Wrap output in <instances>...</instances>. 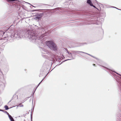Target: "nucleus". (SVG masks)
Returning <instances> with one entry per match:
<instances>
[{
	"instance_id": "17",
	"label": "nucleus",
	"mask_w": 121,
	"mask_h": 121,
	"mask_svg": "<svg viewBox=\"0 0 121 121\" xmlns=\"http://www.w3.org/2000/svg\"><path fill=\"white\" fill-rule=\"evenodd\" d=\"M0 111L3 112V110L1 109H0Z\"/></svg>"
},
{
	"instance_id": "8",
	"label": "nucleus",
	"mask_w": 121,
	"mask_h": 121,
	"mask_svg": "<svg viewBox=\"0 0 121 121\" xmlns=\"http://www.w3.org/2000/svg\"><path fill=\"white\" fill-rule=\"evenodd\" d=\"M17 106V107L18 106ZM19 106L20 107H23V105H22V104H20L19 105Z\"/></svg>"
},
{
	"instance_id": "23",
	"label": "nucleus",
	"mask_w": 121,
	"mask_h": 121,
	"mask_svg": "<svg viewBox=\"0 0 121 121\" xmlns=\"http://www.w3.org/2000/svg\"><path fill=\"white\" fill-rule=\"evenodd\" d=\"M10 101H9V103L10 102Z\"/></svg>"
},
{
	"instance_id": "18",
	"label": "nucleus",
	"mask_w": 121,
	"mask_h": 121,
	"mask_svg": "<svg viewBox=\"0 0 121 121\" xmlns=\"http://www.w3.org/2000/svg\"><path fill=\"white\" fill-rule=\"evenodd\" d=\"M0 72L1 73H2V72L1 71V69L0 68Z\"/></svg>"
},
{
	"instance_id": "22",
	"label": "nucleus",
	"mask_w": 121,
	"mask_h": 121,
	"mask_svg": "<svg viewBox=\"0 0 121 121\" xmlns=\"http://www.w3.org/2000/svg\"><path fill=\"white\" fill-rule=\"evenodd\" d=\"M4 33H4H4H3V34H4Z\"/></svg>"
},
{
	"instance_id": "25",
	"label": "nucleus",
	"mask_w": 121,
	"mask_h": 121,
	"mask_svg": "<svg viewBox=\"0 0 121 121\" xmlns=\"http://www.w3.org/2000/svg\"><path fill=\"white\" fill-rule=\"evenodd\" d=\"M15 107V106H14V107Z\"/></svg>"
},
{
	"instance_id": "16",
	"label": "nucleus",
	"mask_w": 121,
	"mask_h": 121,
	"mask_svg": "<svg viewBox=\"0 0 121 121\" xmlns=\"http://www.w3.org/2000/svg\"><path fill=\"white\" fill-rule=\"evenodd\" d=\"M113 71V72H115V73H117V74H118V73H117V72H115V71Z\"/></svg>"
},
{
	"instance_id": "1",
	"label": "nucleus",
	"mask_w": 121,
	"mask_h": 121,
	"mask_svg": "<svg viewBox=\"0 0 121 121\" xmlns=\"http://www.w3.org/2000/svg\"><path fill=\"white\" fill-rule=\"evenodd\" d=\"M31 30H29L26 32V35L23 36L22 35V32L20 31H17L13 36L12 35L11 37L15 38L18 39L24 37L28 38L29 39L31 40L32 42L34 43H38L40 42V40L37 39V38L34 34L31 33Z\"/></svg>"
},
{
	"instance_id": "6",
	"label": "nucleus",
	"mask_w": 121,
	"mask_h": 121,
	"mask_svg": "<svg viewBox=\"0 0 121 121\" xmlns=\"http://www.w3.org/2000/svg\"><path fill=\"white\" fill-rule=\"evenodd\" d=\"M9 117L11 121H14L13 118L11 115H9Z\"/></svg>"
},
{
	"instance_id": "20",
	"label": "nucleus",
	"mask_w": 121,
	"mask_h": 121,
	"mask_svg": "<svg viewBox=\"0 0 121 121\" xmlns=\"http://www.w3.org/2000/svg\"><path fill=\"white\" fill-rule=\"evenodd\" d=\"M31 119H32V116H31Z\"/></svg>"
},
{
	"instance_id": "9",
	"label": "nucleus",
	"mask_w": 121,
	"mask_h": 121,
	"mask_svg": "<svg viewBox=\"0 0 121 121\" xmlns=\"http://www.w3.org/2000/svg\"><path fill=\"white\" fill-rule=\"evenodd\" d=\"M43 79L41 81V82L39 83L38 84V86L36 87V88L38 87L39 85L42 82V81L43 80Z\"/></svg>"
},
{
	"instance_id": "19",
	"label": "nucleus",
	"mask_w": 121,
	"mask_h": 121,
	"mask_svg": "<svg viewBox=\"0 0 121 121\" xmlns=\"http://www.w3.org/2000/svg\"><path fill=\"white\" fill-rule=\"evenodd\" d=\"M93 66H95V64H93Z\"/></svg>"
},
{
	"instance_id": "10",
	"label": "nucleus",
	"mask_w": 121,
	"mask_h": 121,
	"mask_svg": "<svg viewBox=\"0 0 121 121\" xmlns=\"http://www.w3.org/2000/svg\"><path fill=\"white\" fill-rule=\"evenodd\" d=\"M5 112L7 113V115H8V116H9V115H9V113L8 112Z\"/></svg>"
},
{
	"instance_id": "14",
	"label": "nucleus",
	"mask_w": 121,
	"mask_h": 121,
	"mask_svg": "<svg viewBox=\"0 0 121 121\" xmlns=\"http://www.w3.org/2000/svg\"><path fill=\"white\" fill-rule=\"evenodd\" d=\"M9 0L10 1H13L16 0Z\"/></svg>"
},
{
	"instance_id": "12",
	"label": "nucleus",
	"mask_w": 121,
	"mask_h": 121,
	"mask_svg": "<svg viewBox=\"0 0 121 121\" xmlns=\"http://www.w3.org/2000/svg\"><path fill=\"white\" fill-rule=\"evenodd\" d=\"M102 66V67H104V68H105V69H108V68H106V67H104V66Z\"/></svg>"
},
{
	"instance_id": "7",
	"label": "nucleus",
	"mask_w": 121,
	"mask_h": 121,
	"mask_svg": "<svg viewBox=\"0 0 121 121\" xmlns=\"http://www.w3.org/2000/svg\"><path fill=\"white\" fill-rule=\"evenodd\" d=\"M4 108L6 110H7L9 109L7 105L5 106Z\"/></svg>"
},
{
	"instance_id": "5",
	"label": "nucleus",
	"mask_w": 121,
	"mask_h": 121,
	"mask_svg": "<svg viewBox=\"0 0 121 121\" xmlns=\"http://www.w3.org/2000/svg\"><path fill=\"white\" fill-rule=\"evenodd\" d=\"M67 53H68V54H69V55H71V57H72V59H68L67 60H65V61H66V60H71L72 59H73L74 58L72 56V53H70V52H69L68 51V52Z\"/></svg>"
},
{
	"instance_id": "4",
	"label": "nucleus",
	"mask_w": 121,
	"mask_h": 121,
	"mask_svg": "<svg viewBox=\"0 0 121 121\" xmlns=\"http://www.w3.org/2000/svg\"><path fill=\"white\" fill-rule=\"evenodd\" d=\"M87 3L91 6V5H93L92 3L90 0H87Z\"/></svg>"
},
{
	"instance_id": "2",
	"label": "nucleus",
	"mask_w": 121,
	"mask_h": 121,
	"mask_svg": "<svg viewBox=\"0 0 121 121\" xmlns=\"http://www.w3.org/2000/svg\"><path fill=\"white\" fill-rule=\"evenodd\" d=\"M47 45L51 49L55 51L57 50V47L55 44L52 41L46 42Z\"/></svg>"
},
{
	"instance_id": "21",
	"label": "nucleus",
	"mask_w": 121,
	"mask_h": 121,
	"mask_svg": "<svg viewBox=\"0 0 121 121\" xmlns=\"http://www.w3.org/2000/svg\"><path fill=\"white\" fill-rule=\"evenodd\" d=\"M43 53H45L44 52H43Z\"/></svg>"
},
{
	"instance_id": "11",
	"label": "nucleus",
	"mask_w": 121,
	"mask_h": 121,
	"mask_svg": "<svg viewBox=\"0 0 121 121\" xmlns=\"http://www.w3.org/2000/svg\"><path fill=\"white\" fill-rule=\"evenodd\" d=\"M85 53V54H88V55H90V56H92V57H94V56H92L91 55H90V54H88V53Z\"/></svg>"
},
{
	"instance_id": "24",
	"label": "nucleus",
	"mask_w": 121,
	"mask_h": 121,
	"mask_svg": "<svg viewBox=\"0 0 121 121\" xmlns=\"http://www.w3.org/2000/svg\"><path fill=\"white\" fill-rule=\"evenodd\" d=\"M97 24V25H98V24Z\"/></svg>"
},
{
	"instance_id": "13",
	"label": "nucleus",
	"mask_w": 121,
	"mask_h": 121,
	"mask_svg": "<svg viewBox=\"0 0 121 121\" xmlns=\"http://www.w3.org/2000/svg\"><path fill=\"white\" fill-rule=\"evenodd\" d=\"M65 50L68 52V51L67 49V48H65Z\"/></svg>"
},
{
	"instance_id": "3",
	"label": "nucleus",
	"mask_w": 121,
	"mask_h": 121,
	"mask_svg": "<svg viewBox=\"0 0 121 121\" xmlns=\"http://www.w3.org/2000/svg\"><path fill=\"white\" fill-rule=\"evenodd\" d=\"M72 52L73 54H75L77 53L78 54H79L80 55L82 56V55L81 54H80V53H85V52H81V51H72Z\"/></svg>"
},
{
	"instance_id": "15",
	"label": "nucleus",
	"mask_w": 121,
	"mask_h": 121,
	"mask_svg": "<svg viewBox=\"0 0 121 121\" xmlns=\"http://www.w3.org/2000/svg\"><path fill=\"white\" fill-rule=\"evenodd\" d=\"M91 6H93L94 7L96 8L95 7V6H94L93 5H91Z\"/></svg>"
}]
</instances>
